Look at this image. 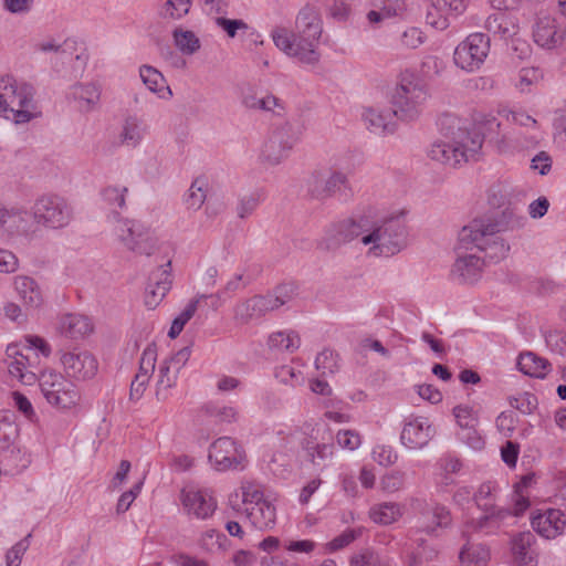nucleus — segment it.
I'll return each instance as SVG.
<instances>
[{"mask_svg":"<svg viewBox=\"0 0 566 566\" xmlns=\"http://www.w3.org/2000/svg\"><path fill=\"white\" fill-rule=\"evenodd\" d=\"M179 500L184 511L198 520H207L217 510V500L213 493L207 489L185 486L180 491Z\"/></svg>","mask_w":566,"mask_h":566,"instance_id":"nucleus-14","label":"nucleus"},{"mask_svg":"<svg viewBox=\"0 0 566 566\" xmlns=\"http://www.w3.org/2000/svg\"><path fill=\"white\" fill-rule=\"evenodd\" d=\"M275 377L283 384L297 386L303 384L304 375L302 370L294 365H283L275 371Z\"/></svg>","mask_w":566,"mask_h":566,"instance_id":"nucleus-57","label":"nucleus"},{"mask_svg":"<svg viewBox=\"0 0 566 566\" xmlns=\"http://www.w3.org/2000/svg\"><path fill=\"white\" fill-rule=\"evenodd\" d=\"M434 434V429L427 418L418 417L408 420L401 431L400 440L409 449L426 447Z\"/></svg>","mask_w":566,"mask_h":566,"instance_id":"nucleus-19","label":"nucleus"},{"mask_svg":"<svg viewBox=\"0 0 566 566\" xmlns=\"http://www.w3.org/2000/svg\"><path fill=\"white\" fill-rule=\"evenodd\" d=\"M440 125L444 136L450 139L433 143L428 150L430 159L450 167L475 159L483 144L479 133L462 128L460 119L451 115L443 116Z\"/></svg>","mask_w":566,"mask_h":566,"instance_id":"nucleus-2","label":"nucleus"},{"mask_svg":"<svg viewBox=\"0 0 566 566\" xmlns=\"http://www.w3.org/2000/svg\"><path fill=\"white\" fill-rule=\"evenodd\" d=\"M57 332L72 340L88 337L94 332V323L91 317L81 313H67L60 316Z\"/></svg>","mask_w":566,"mask_h":566,"instance_id":"nucleus-24","label":"nucleus"},{"mask_svg":"<svg viewBox=\"0 0 566 566\" xmlns=\"http://www.w3.org/2000/svg\"><path fill=\"white\" fill-rule=\"evenodd\" d=\"M437 558L438 551L421 539L408 555L407 566L424 565V563L433 562Z\"/></svg>","mask_w":566,"mask_h":566,"instance_id":"nucleus-44","label":"nucleus"},{"mask_svg":"<svg viewBox=\"0 0 566 566\" xmlns=\"http://www.w3.org/2000/svg\"><path fill=\"white\" fill-rule=\"evenodd\" d=\"M0 116L24 124L36 116L34 88L13 76H0Z\"/></svg>","mask_w":566,"mask_h":566,"instance_id":"nucleus-4","label":"nucleus"},{"mask_svg":"<svg viewBox=\"0 0 566 566\" xmlns=\"http://www.w3.org/2000/svg\"><path fill=\"white\" fill-rule=\"evenodd\" d=\"M176 46L184 54H193L200 49V41L192 31L176 29L174 32Z\"/></svg>","mask_w":566,"mask_h":566,"instance_id":"nucleus-46","label":"nucleus"},{"mask_svg":"<svg viewBox=\"0 0 566 566\" xmlns=\"http://www.w3.org/2000/svg\"><path fill=\"white\" fill-rule=\"evenodd\" d=\"M242 493V503L244 504V511L250 505H258L259 503H264L269 501L264 496V492L262 486L253 481H243L240 486Z\"/></svg>","mask_w":566,"mask_h":566,"instance_id":"nucleus-45","label":"nucleus"},{"mask_svg":"<svg viewBox=\"0 0 566 566\" xmlns=\"http://www.w3.org/2000/svg\"><path fill=\"white\" fill-rule=\"evenodd\" d=\"M192 4V0H167L163 7L161 14L164 18L174 20L185 17Z\"/></svg>","mask_w":566,"mask_h":566,"instance_id":"nucleus-55","label":"nucleus"},{"mask_svg":"<svg viewBox=\"0 0 566 566\" xmlns=\"http://www.w3.org/2000/svg\"><path fill=\"white\" fill-rule=\"evenodd\" d=\"M139 76L144 85L159 98L169 101L172 97L171 88L157 69L150 65H142L139 67Z\"/></svg>","mask_w":566,"mask_h":566,"instance_id":"nucleus-33","label":"nucleus"},{"mask_svg":"<svg viewBox=\"0 0 566 566\" xmlns=\"http://www.w3.org/2000/svg\"><path fill=\"white\" fill-rule=\"evenodd\" d=\"M533 39L538 46L547 50L560 45L556 19L549 14H538L533 25Z\"/></svg>","mask_w":566,"mask_h":566,"instance_id":"nucleus-26","label":"nucleus"},{"mask_svg":"<svg viewBox=\"0 0 566 566\" xmlns=\"http://www.w3.org/2000/svg\"><path fill=\"white\" fill-rule=\"evenodd\" d=\"M360 535V532L356 530H346L340 535L336 536L328 543L324 545V552L325 553H334L337 552L346 546H348L350 543H353L358 536Z\"/></svg>","mask_w":566,"mask_h":566,"instance_id":"nucleus-59","label":"nucleus"},{"mask_svg":"<svg viewBox=\"0 0 566 566\" xmlns=\"http://www.w3.org/2000/svg\"><path fill=\"white\" fill-rule=\"evenodd\" d=\"M535 536L531 532H523L516 535L512 541V552L514 557L533 551Z\"/></svg>","mask_w":566,"mask_h":566,"instance_id":"nucleus-62","label":"nucleus"},{"mask_svg":"<svg viewBox=\"0 0 566 566\" xmlns=\"http://www.w3.org/2000/svg\"><path fill=\"white\" fill-rule=\"evenodd\" d=\"M452 517L449 509L442 504H424L418 516V532L438 535L439 530L451 525Z\"/></svg>","mask_w":566,"mask_h":566,"instance_id":"nucleus-17","label":"nucleus"},{"mask_svg":"<svg viewBox=\"0 0 566 566\" xmlns=\"http://www.w3.org/2000/svg\"><path fill=\"white\" fill-rule=\"evenodd\" d=\"M398 114L394 108L368 107L363 113V119L368 130L377 135L391 134L396 129Z\"/></svg>","mask_w":566,"mask_h":566,"instance_id":"nucleus-25","label":"nucleus"},{"mask_svg":"<svg viewBox=\"0 0 566 566\" xmlns=\"http://www.w3.org/2000/svg\"><path fill=\"white\" fill-rule=\"evenodd\" d=\"M405 513V505L398 502H381L374 504L368 512L373 522L389 525L398 522Z\"/></svg>","mask_w":566,"mask_h":566,"instance_id":"nucleus-36","label":"nucleus"},{"mask_svg":"<svg viewBox=\"0 0 566 566\" xmlns=\"http://www.w3.org/2000/svg\"><path fill=\"white\" fill-rule=\"evenodd\" d=\"M147 133L148 126L143 119L128 116L123 123L118 140L120 145L135 148L142 143Z\"/></svg>","mask_w":566,"mask_h":566,"instance_id":"nucleus-34","label":"nucleus"},{"mask_svg":"<svg viewBox=\"0 0 566 566\" xmlns=\"http://www.w3.org/2000/svg\"><path fill=\"white\" fill-rule=\"evenodd\" d=\"M483 515L472 518L465 523L464 532H482L484 534H494L506 525V521L513 517L512 511L503 506H494L482 511Z\"/></svg>","mask_w":566,"mask_h":566,"instance_id":"nucleus-18","label":"nucleus"},{"mask_svg":"<svg viewBox=\"0 0 566 566\" xmlns=\"http://www.w3.org/2000/svg\"><path fill=\"white\" fill-rule=\"evenodd\" d=\"M263 200L262 195L258 191L243 196L237 206V213L241 219L252 214Z\"/></svg>","mask_w":566,"mask_h":566,"instance_id":"nucleus-60","label":"nucleus"},{"mask_svg":"<svg viewBox=\"0 0 566 566\" xmlns=\"http://www.w3.org/2000/svg\"><path fill=\"white\" fill-rule=\"evenodd\" d=\"M170 265L171 262L168 261L151 273L145 294V304L148 308H155L170 290L172 283Z\"/></svg>","mask_w":566,"mask_h":566,"instance_id":"nucleus-20","label":"nucleus"},{"mask_svg":"<svg viewBox=\"0 0 566 566\" xmlns=\"http://www.w3.org/2000/svg\"><path fill=\"white\" fill-rule=\"evenodd\" d=\"M156 360L157 347L155 344H148L142 354L139 369L136 375L150 379L155 370Z\"/></svg>","mask_w":566,"mask_h":566,"instance_id":"nucleus-51","label":"nucleus"},{"mask_svg":"<svg viewBox=\"0 0 566 566\" xmlns=\"http://www.w3.org/2000/svg\"><path fill=\"white\" fill-rule=\"evenodd\" d=\"M0 229L10 235L27 233L29 229L28 211L17 206L0 207Z\"/></svg>","mask_w":566,"mask_h":566,"instance_id":"nucleus-29","label":"nucleus"},{"mask_svg":"<svg viewBox=\"0 0 566 566\" xmlns=\"http://www.w3.org/2000/svg\"><path fill=\"white\" fill-rule=\"evenodd\" d=\"M495 223L473 220L459 232V250L470 251L459 255L452 265V276L461 283L476 282L483 272L485 263L499 262L504 259L510 245L497 234Z\"/></svg>","mask_w":566,"mask_h":566,"instance_id":"nucleus-1","label":"nucleus"},{"mask_svg":"<svg viewBox=\"0 0 566 566\" xmlns=\"http://www.w3.org/2000/svg\"><path fill=\"white\" fill-rule=\"evenodd\" d=\"M303 448L307 460L319 471L328 467L335 454V446L331 442L307 440Z\"/></svg>","mask_w":566,"mask_h":566,"instance_id":"nucleus-35","label":"nucleus"},{"mask_svg":"<svg viewBox=\"0 0 566 566\" xmlns=\"http://www.w3.org/2000/svg\"><path fill=\"white\" fill-rule=\"evenodd\" d=\"M265 296L271 301V310L274 311L293 300L295 296V286L293 284H282Z\"/></svg>","mask_w":566,"mask_h":566,"instance_id":"nucleus-49","label":"nucleus"},{"mask_svg":"<svg viewBox=\"0 0 566 566\" xmlns=\"http://www.w3.org/2000/svg\"><path fill=\"white\" fill-rule=\"evenodd\" d=\"M275 46L290 57L307 65H316L321 60L319 40L276 27L271 32Z\"/></svg>","mask_w":566,"mask_h":566,"instance_id":"nucleus-6","label":"nucleus"},{"mask_svg":"<svg viewBox=\"0 0 566 566\" xmlns=\"http://www.w3.org/2000/svg\"><path fill=\"white\" fill-rule=\"evenodd\" d=\"M294 33L321 40L323 22L321 14L315 7L306 4L298 11L295 19Z\"/></svg>","mask_w":566,"mask_h":566,"instance_id":"nucleus-30","label":"nucleus"},{"mask_svg":"<svg viewBox=\"0 0 566 566\" xmlns=\"http://www.w3.org/2000/svg\"><path fill=\"white\" fill-rule=\"evenodd\" d=\"M60 360L66 375L76 380L91 379L98 370V361L88 350L63 353Z\"/></svg>","mask_w":566,"mask_h":566,"instance_id":"nucleus-15","label":"nucleus"},{"mask_svg":"<svg viewBox=\"0 0 566 566\" xmlns=\"http://www.w3.org/2000/svg\"><path fill=\"white\" fill-rule=\"evenodd\" d=\"M206 297L205 295H199L196 298L191 300L184 311L172 321L170 329L168 332V336L170 338H176L184 329L185 325L195 315L201 298Z\"/></svg>","mask_w":566,"mask_h":566,"instance_id":"nucleus-42","label":"nucleus"},{"mask_svg":"<svg viewBox=\"0 0 566 566\" xmlns=\"http://www.w3.org/2000/svg\"><path fill=\"white\" fill-rule=\"evenodd\" d=\"M191 355V350L189 347H182L175 354H172L169 358L165 359L163 364L166 367H169V370L175 375H179L180 370L185 367L187 361L189 360Z\"/></svg>","mask_w":566,"mask_h":566,"instance_id":"nucleus-61","label":"nucleus"},{"mask_svg":"<svg viewBox=\"0 0 566 566\" xmlns=\"http://www.w3.org/2000/svg\"><path fill=\"white\" fill-rule=\"evenodd\" d=\"M315 366L323 375L334 374L338 369V355L332 349H324L316 356Z\"/></svg>","mask_w":566,"mask_h":566,"instance_id":"nucleus-56","label":"nucleus"},{"mask_svg":"<svg viewBox=\"0 0 566 566\" xmlns=\"http://www.w3.org/2000/svg\"><path fill=\"white\" fill-rule=\"evenodd\" d=\"M490 52V38L481 32L467 36L454 50L453 60L457 66L467 71H478Z\"/></svg>","mask_w":566,"mask_h":566,"instance_id":"nucleus-12","label":"nucleus"},{"mask_svg":"<svg viewBox=\"0 0 566 566\" xmlns=\"http://www.w3.org/2000/svg\"><path fill=\"white\" fill-rule=\"evenodd\" d=\"M543 78V73L537 67H524L518 73L516 87L520 92H531L532 87L537 85Z\"/></svg>","mask_w":566,"mask_h":566,"instance_id":"nucleus-50","label":"nucleus"},{"mask_svg":"<svg viewBox=\"0 0 566 566\" xmlns=\"http://www.w3.org/2000/svg\"><path fill=\"white\" fill-rule=\"evenodd\" d=\"M21 344H11L6 349L9 374L24 385L36 381V375L31 367L30 358L23 353Z\"/></svg>","mask_w":566,"mask_h":566,"instance_id":"nucleus-21","label":"nucleus"},{"mask_svg":"<svg viewBox=\"0 0 566 566\" xmlns=\"http://www.w3.org/2000/svg\"><path fill=\"white\" fill-rule=\"evenodd\" d=\"M115 232L122 243L130 251L138 254L150 255L156 249V240L149 229L135 220L122 219L115 212Z\"/></svg>","mask_w":566,"mask_h":566,"instance_id":"nucleus-11","label":"nucleus"},{"mask_svg":"<svg viewBox=\"0 0 566 566\" xmlns=\"http://www.w3.org/2000/svg\"><path fill=\"white\" fill-rule=\"evenodd\" d=\"M484 28L493 36L509 40L518 33L520 23L517 17L512 11H497L486 18Z\"/></svg>","mask_w":566,"mask_h":566,"instance_id":"nucleus-27","label":"nucleus"},{"mask_svg":"<svg viewBox=\"0 0 566 566\" xmlns=\"http://www.w3.org/2000/svg\"><path fill=\"white\" fill-rule=\"evenodd\" d=\"M349 566H391L370 548H363L354 553L349 559Z\"/></svg>","mask_w":566,"mask_h":566,"instance_id":"nucleus-48","label":"nucleus"},{"mask_svg":"<svg viewBox=\"0 0 566 566\" xmlns=\"http://www.w3.org/2000/svg\"><path fill=\"white\" fill-rule=\"evenodd\" d=\"M207 198L206 184L203 180H195L186 198V205L189 209L198 210L202 207Z\"/></svg>","mask_w":566,"mask_h":566,"instance_id":"nucleus-54","label":"nucleus"},{"mask_svg":"<svg viewBox=\"0 0 566 566\" xmlns=\"http://www.w3.org/2000/svg\"><path fill=\"white\" fill-rule=\"evenodd\" d=\"M71 95L81 112L95 109L101 101V87L95 83H80L71 88Z\"/></svg>","mask_w":566,"mask_h":566,"instance_id":"nucleus-32","label":"nucleus"},{"mask_svg":"<svg viewBox=\"0 0 566 566\" xmlns=\"http://www.w3.org/2000/svg\"><path fill=\"white\" fill-rule=\"evenodd\" d=\"M272 312L271 301L265 295H254L238 303L234 307V319L245 325L252 321L259 319Z\"/></svg>","mask_w":566,"mask_h":566,"instance_id":"nucleus-28","label":"nucleus"},{"mask_svg":"<svg viewBox=\"0 0 566 566\" xmlns=\"http://www.w3.org/2000/svg\"><path fill=\"white\" fill-rule=\"evenodd\" d=\"M12 287L25 311L38 310L44 304V295L39 283L28 275L12 277Z\"/></svg>","mask_w":566,"mask_h":566,"instance_id":"nucleus-22","label":"nucleus"},{"mask_svg":"<svg viewBox=\"0 0 566 566\" xmlns=\"http://www.w3.org/2000/svg\"><path fill=\"white\" fill-rule=\"evenodd\" d=\"M433 9L443 14H460L465 9V0H431Z\"/></svg>","mask_w":566,"mask_h":566,"instance_id":"nucleus-63","label":"nucleus"},{"mask_svg":"<svg viewBox=\"0 0 566 566\" xmlns=\"http://www.w3.org/2000/svg\"><path fill=\"white\" fill-rule=\"evenodd\" d=\"M366 227V216L333 222L324 229L322 237L317 240V249L335 251L355 239H359L361 242Z\"/></svg>","mask_w":566,"mask_h":566,"instance_id":"nucleus-10","label":"nucleus"},{"mask_svg":"<svg viewBox=\"0 0 566 566\" xmlns=\"http://www.w3.org/2000/svg\"><path fill=\"white\" fill-rule=\"evenodd\" d=\"M127 192V187L107 186L102 191V198L111 208L124 209Z\"/></svg>","mask_w":566,"mask_h":566,"instance_id":"nucleus-52","label":"nucleus"},{"mask_svg":"<svg viewBox=\"0 0 566 566\" xmlns=\"http://www.w3.org/2000/svg\"><path fill=\"white\" fill-rule=\"evenodd\" d=\"M300 336L294 331L276 332L269 336V346L271 348L294 352L300 347Z\"/></svg>","mask_w":566,"mask_h":566,"instance_id":"nucleus-43","label":"nucleus"},{"mask_svg":"<svg viewBox=\"0 0 566 566\" xmlns=\"http://www.w3.org/2000/svg\"><path fill=\"white\" fill-rule=\"evenodd\" d=\"M245 514L255 528L266 530L275 524L276 509L271 501L248 506Z\"/></svg>","mask_w":566,"mask_h":566,"instance_id":"nucleus-37","label":"nucleus"},{"mask_svg":"<svg viewBox=\"0 0 566 566\" xmlns=\"http://www.w3.org/2000/svg\"><path fill=\"white\" fill-rule=\"evenodd\" d=\"M406 473L400 470H391L380 479V489L385 493H395L403 489Z\"/></svg>","mask_w":566,"mask_h":566,"instance_id":"nucleus-53","label":"nucleus"},{"mask_svg":"<svg viewBox=\"0 0 566 566\" xmlns=\"http://www.w3.org/2000/svg\"><path fill=\"white\" fill-rule=\"evenodd\" d=\"M424 42L423 33L418 28H409L400 35V44L405 49H417Z\"/></svg>","mask_w":566,"mask_h":566,"instance_id":"nucleus-64","label":"nucleus"},{"mask_svg":"<svg viewBox=\"0 0 566 566\" xmlns=\"http://www.w3.org/2000/svg\"><path fill=\"white\" fill-rule=\"evenodd\" d=\"M242 104L252 111L272 112L275 115H282L284 112L283 103L272 94L259 96L256 93H247L242 97Z\"/></svg>","mask_w":566,"mask_h":566,"instance_id":"nucleus-38","label":"nucleus"},{"mask_svg":"<svg viewBox=\"0 0 566 566\" xmlns=\"http://www.w3.org/2000/svg\"><path fill=\"white\" fill-rule=\"evenodd\" d=\"M491 554L482 544L467 543L459 553L461 566H488Z\"/></svg>","mask_w":566,"mask_h":566,"instance_id":"nucleus-40","label":"nucleus"},{"mask_svg":"<svg viewBox=\"0 0 566 566\" xmlns=\"http://www.w3.org/2000/svg\"><path fill=\"white\" fill-rule=\"evenodd\" d=\"M501 488L496 481L488 480L479 484L473 492V502L480 511L497 506Z\"/></svg>","mask_w":566,"mask_h":566,"instance_id":"nucleus-39","label":"nucleus"},{"mask_svg":"<svg viewBox=\"0 0 566 566\" xmlns=\"http://www.w3.org/2000/svg\"><path fill=\"white\" fill-rule=\"evenodd\" d=\"M337 444L342 449L355 451L361 446V436L354 429H340L335 436Z\"/></svg>","mask_w":566,"mask_h":566,"instance_id":"nucleus-58","label":"nucleus"},{"mask_svg":"<svg viewBox=\"0 0 566 566\" xmlns=\"http://www.w3.org/2000/svg\"><path fill=\"white\" fill-rule=\"evenodd\" d=\"M532 527L541 536L553 539L562 535L566 528L565 513L557 509H548L532 517Z\"/></svg>","mask_w":566,"mask_h":566,"instance_id":"nucleus-23","label":"nucleus"},{"mask_svg":"<svg viewBox=\"0 0 566 566\" xmlns=\"http://www.w3.org/2000/svg\"><path fill=\"white\" fill-rule=\"evenodd\" d=\"M32 214L39 226L57 230L71 222L73 211L67 201L56 195H44L38 198L32 207Z\"/></svg>","mask_w":566,"mask_h":566,"instance_id":"nucleus-8","label":"nucleus"},{"mask_svg":"<svg viewBox=\"0 0 566 566\" xmlns=\"http://www.w3.org/2000/svg\"><path fill=\"white\" fill-rule=\"evenodd\" d=\"M428 96V88L423 81L412 72H403L392 95V105L398 117L403 120L417 118Z\"/></svg>","mask_w":566,"mask_h":566,"instance_id":"nucleus-5","label":"nucleus"},{"mask_svg":"<svg viewBox=\"0 0 566 566\" xmlns=\"http://www.w3.org/2000/svg\"><path fill=\"white\" fill-rule=\"evenodd\" d=\"M452 413L458 426L464 431L476 428L479 423V416L471 406L458 405L453 408Z\"/></svg>","mask_w":566,"mask_h":566,"instance_id":"nucleus-47","label":"nucleus"},{"mask_svg":"<svg viewBox=\"0 0 566 566\" xmlns=\"http://www.w3.org/2000/svg\"><path fill=\"white\" fill-rule=\"evenodd\" d=\"M298 140L293 125L289 122L273 128L264 139L259 154L261 164L273 167L280 165Z\"/></svg>","mask_w":566,"mask_h":566,"instance_id":"nucleus-9","label":"nucleus"},{"mask_svg":"<svg viewBox=\"0 0 566 566\" xmlns=\"http://www.w3.org/2000/svg\"><path fill=\"white\" fill-rule=\"evenodd\" d=\"M370 6L374 8L367 13V20L370 24L400 17L407 10L405 0H370Z\"/></svg>","mask_w":566,"mask_h":566,"instance_id":"nucleus-31","label":"nucleus"},{"mask_svg":"<svg viewBox=\"0 0 566 566\" xmlns=\"http://www.w3.org/2000/svg\"><path fill=\"white\" fill-rule=\"evenodd\" d=\"M366 226L361 244L368 256L390 258L407 248L408 230L400 218L386 217L373 222L366 216Z\"/></svg>","mask_w":566,"mask_h":566,"instance_id":"nucleus-3","label":"nucleus"},{"mask_svg":"<svg viewBox=\"0 0 566 566\" xmlns=\"http://www.w3.org/2000/svg\"><path fill=\"white\" fill-rule=\"evenodd\" d=\"M347 188H349L348 177L338 170L332 171L328 176L315 171L307 181L310 195L319 200L331 198Z\"/></svg>","mask_w":566,"mask_h":566,"instance_id":"nucleus-16","label":"nucleus"},{"mask_svg":"<svg viewBox=\"0 0 566 566\" xmlns=\"http://www.w3.org/2000/svg\"><path fill=\"white\" fill-rule=\"evenodd\" d=\"M208 458L216 470L228 471L242 469L245 454L235 440L221 437L211 443Z\"/></svg>","mask_w":566,"mask_h":566,"instance_id":"nucleus-13","label":"nucleus"},{"mask_svg":"<svg viewBox=\"0 0 566 566\" xmlns=\"http://www.w3.org/2000/svg\"><path fill=\"white\" fill-rule=\"evenodd\" d=\"M548 366L546 359L531 352L521 354L517 359L518 369L531 377L543 378L547 374Z\"/></svg>","mask_w":566,"mask_h":566,"instance_id":"nucleus-41","label":"nucleus"},{"mask_svg":"<svg viewBox=\"0 0 566 566\" xmlns=\"http://www.w3.org/2000/svg\"><path fill=\"white\" fill-rule=\"evenodd\" d=\"M39 386L48 403L55 408L71 409L80 401L75 384L54 369H45L40 374Z\"/></svg>","mask_w":566,"mask_h":566,"instance_id":"nucleus-7","label":"nucleus"}]
</instances>
